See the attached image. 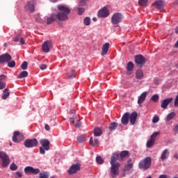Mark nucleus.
Instances as JSON below:
<instances>
[{"mask_svg": "<svg viewBox=\"0 0 178 178\" xmlns=\"http://www.w3.org/2000/svg\"><path fill=\"white\" fill-rule=\"evenodd\" d=\"M119 158V154L113 153L111 158V175L113 178L119 176V163L116 162Z\"/></svg>", "mask_w": 178, "mask_h": 178, "instance_id": "1", "label": "nucleus"}, {"mask_svg": "<svg viewBox=\"0 0 178 178\" xmlns=\"http://www.w3.org/2000/svg\"><path fill=\"white\" fill-rule=\"evenodd\" d=\"M58 9L60 10L57 15H56V17L60 22H65L69 19V13H70V9L65 5L60 4L58 6Z\"/></svg>", "mask_w": 178, "mask_h": 178, "instance_id": "2", "label": "nucleus"}, {"mask_svg": "<svg viewBox=\"0 0 178 178\" xmlns=\"http://www.w3.org/2000/svg\"><path fill=\"white\" fill-rule=\"evenodd\" d=\"M152 164V159H151V156H147L139 161L138 168L144 171H146L148 170L149 168H151Z\"/></svg>", "mask_w": 178, "mask_h": 178, "instance_id": "3", "label": "nucleus"}, {"mask_svg": "<svg viewBox=\"0 0 178 178\" xmlns=\"http://www.w3.org/2000/svg\"><path fill=\"white\" fill-rule=\"evenodd\" d=\"M129 120L131 124H132L134 126V112H132L131 114L129 113H125L121 118V123L122 124H124V126H126L127 124H129Z\"/></svg>", "mask_w": 178, "mask_h": 178, "instance_id": "4", "label": "nucleus"}, {"mask_svg": "<svg viewBox=\"0 0 178 178\" xmlns=\"http://www.w3.org/2000/svg\"><path fill=\"white\" fill-rule=\"evenodd\" d=\"M147 63V59L142 54H138L135 56V64L136 67L139 69H142L145 63Z\"/></svg>", "mask_w": 178, "mask_h": 178, "instance_id": "5", "label": "nucleus"}, {"mask_svg": "<svg viewBox=\"0 0 178 178\" xmlns=\"http://www.w3.org/2000/svg\"><path fill=\"white\" fill-rule=\"evenodd\" d=\"M0 161L2 168H7V166H9L10 163V159L9 158V156L3 152H0Z\"/></svg>", "mask_w": 178, "mask_h": 178, "instance_id": "6", "label": "nucleus"}, {"mask_svg": "<svg viewBox=\"0 0 178 178\" xmlns=\"http://www.w3.org/2000/svg\"><path fill=\"white\" fill-rule=\"evenodd\" d=\"M123 19V16L120 13H115L111 17V23L114 26H118L119 23H121L122 19Z\"/></svg>", "mask_w": 178, "mask_h": 178, "instance_id": "7", "label": "nucleus"}, {"mask_svg": "<svg viewBox=\"0 0 178 178\" xmlns=\"http://www.w3.org/2000/svg\"><path fill=\"white\" fill-rule=\"evenodd\" d=\"M38 144V141H37V139H27L25 140L24 145L26 147V148H33L34 147H37Z\"/></svg>", "mask_w": 178, "mask_h": 178, "instance_id": "8", "label": "nucleus"}, {"mask_svg": "<svg viewBox=\"0 0 178 178\" xmlns=\"http://www.w3.org/2000/svg\"><path fill=\"white\" fill-rule=\"evenodd\" d=\"M81 168V165H80V163H79L72 164L70 168V169L67 170L68 174L70 175H74L77 173L79 170H80Z\"/></svg>", "mask_w": 178, "mask_h": 178, "instance_id": "9", "label": "nucleus"}, {"mask_svg": "<svg viewBox=\"0 0 178 178\" xmlns=\"http://www.w3.org/2000/svg\"><path fill=\"white\" fill-rule=\"evenodd\" d=\"M24 171L26 175H38L40 174V172H41L39 168H33L31 166H26Z\"/></svg>", "mask_w": 178, "mask_h": 178, "instance_id": "10", "label": "nucleus"}, {"mask_svg": "<svg viewBox=\"0 0 178 178\" xmlns=\"http://www.w3.org/2000/svg\"><path fill=\"white\" fill-rule=\"evenodd\" d=\"M23 138H24L23 134H21L19 131H15L13 133V141L14 143H20V141H23Z\"/></svg>", "mask_w": 178, "mask_h": 178, "instance_id": "11", "label": "nucleus"}, {"mask_svg": "<svg viewBox=\"0 0 178 178\" xmlns=\"http://www.w3.org/2000/svg\"><path fill=\"white\" fill-rule=\"evenodd\" d=\"M11 60H12V56H10L8 53L0 56V63H5V62L8 63V62H10Z\"/></svg>", "mask_w": 178, "mask_h": 178, "instance_id": "12", "label": "nucleus"}, {"mask_svg": "<svg viewBox=\"0 0 178 178\" xmlns=\"http://www.w3.org/2000/svg\"><path fill=\"white\" fill-rule=\"evenodd\" d=\"M109 16V10L104 7L98 12V17H108Z\"/></svg>", "mask_w": 178, "mask_h": 178, "instance_id": "13", "label": "nucleus"}, {"mask_svg": "<svg viewBox=\"0 0 178 178\" xmlns=\"http://www.w3.org/2000/svg\"><path fill=\"white\" fill-rule=\"evenodd\" d=\"M51 47L52 43L50 41H46L42 44V49L44 52L47 53Z\"/></svg>", "mask_w": 178, "mask_h": 178, "instance_id": "14", "label": "nucleus"}, {"mask_svg": "<svg viewBox=\"0 0 178 178\" xmlns=\"http://www.w3.org/2000/svg\"><path fill=\"white\" fill-rule=\"evenodd\" d=\"M40 145L42 147H44L45 151H49L50 147H49V140L48 139H42L40 141Z\"/></svg>", "mask_w": 178, "mask_h": 178, "instance_id": "15", "label": "nucleus"}, {"mask_svg": "<svg viewBox=\"0 0 178 178\" xmlns=\"http://www.w3.org/2000/svg\"><path fill=\"white\" fill-rule=\"evenodd\" d=\"M145 99H147V92H143L138 97V104L140 107H141L143 105V103L145 102Z\"/></svg>", "mask_w": 178, "mask_h": 178, "instance_id": "16", "label": "nucleus"}, {"mask_svg": "<svg viewBox=\"0 0 178 178\" xmlns=\"http://www.w3.org/2000/svg\"><path fill=\"white\" fill-rule=\"evenodd\" d=\"M172 101V97L163 99L161 104V108L166 109L168 106L171 103Z\"/></svg>", "mask_w": 178, "mask_h": 178, "instance_id": "17", "label": "nucleus"}, {"mask_svg": "<svg viewBox=\"0 0 178 178\" xmlns=\"http://www.w3.org/2000/svg\"><path fill=\"white\" fill-rule=\"evenodd\" d=\"M109 42L104 43L102 48L101 55L104 56L108 54V51H109Z\"/></svg>", "mask_w": 178, "mask_h": 178, "instance_id": "18", "label": "nucleus"}, {"mask_svg": "<svg viewBox=\"0 0 178 178\" xmlns=\"http://www.w3.org/2000/svg\"><path fill=\"white\" fill-rule=\"evenodd\" d=\"M144 77V73L143 72V70L139 68L136 72V79L138 81L141 80Z\"/></svg>", "mask_w": 178, "mask_h": 178, "instance_id": "19", "label": "nucleus"}, {"mask_svg": "<svg viewBox=\"0 0 178 178\" xmlns=\"http://www.w3.org/2000/svg\"><path fill=\"white\" fill-rule=\"evenodd\" d=\"M163 1L161 0H157L154 3V6H155V8H156V9H159V10H162L163 8Z\"/></svg>", "mask_w": 178, "mask_h": 178, "instance_id": "20", "label": "nucleus"}, {"mask_svg": "<svg viewBox=\"0 0 178 178\" xmlns=\"http://www.w3.org/2000/svg\"><path fill=\"white\" fill-rule=\"evenodd\" d=\"M25 8L26 9V10H29V12H34V3L31 1L28 2L25 6Z\"/></svg>", "mask_w": 178, "mask_h": 178, "instance_id": "21", "label": "nucleus"}, {"mask_svg": "<svg viewBox=\"0 0 178 178\" xmlns=\"http://www.w3.org/2000/svg\"><path fill=\"white\" fill-rule=\"evenodd\" d=\"M133 69H134V64L133 62L129 61L127 65V70L128 74H131V72H133Z\"/></svg>", "mask_w": 178, "mask_h": 178, "instance_id": "22", "label": "nucleus"}, {"mask_svg": "<svg viewBox=\"0 0 178 178\" xmlns=\"http://www.w3.org/2000/svg\"><path fill=\"white\" fill-rule=\"evenodd\" d=\"M170 152L168 151V149H165L162 153H161V159L163 161H165L168 157V155H169Z\"/></svg>", "mask_w": 178, "mask_h": 178, "instance_id": "23", "label": "nucleus"}, {"mask_svg": "<svg viewBox=\"0 0 178 178\" xmlns=\"http://www.w3.org/2000/svg\"><path fill=\"white\" fill-rule=\"evenodd\" d=\"M126 156H129V151L124 150L120 152V157L118 156V159H119V161H122L123 159V158H126Z\"/></svg>", "mask_w": 178, "mask_h": 178, "instance_id": "24", "label": "nucleus"}, {"mask_svg": "<svg viewBox=\"0 0 178 178\" xmlns=\"http://www.w3.org/2000/svg\"><path fill=\"white\" fill-rule=\"evenodd\" d=\"M56 15L52 14L49 18H47V24H51L54 23V22H56Z\"/></svg>", "mask_w": 178, "mask_h": 178, "instance_id": "25", "label": "nucleus"}, {"mask_svg": "<svg viewBox=\"0 0 178 178\" xmlns=\"http://www.w3.org/2000/svg\"><path fill=\"white\" fill-rule=\"evenodd\" d=\"M89 144L92 147H95V145H99V140H98V139L93 140L92 137H91L89 141Z\"/></svg>", "mask_w": 178, "mask_h": 178, "instance_id": "26", "label": "nucleus"}, {"mask_svg": "<svg viewBox=\"0 0 178 178\" xmlns=\"http://www.w3.org/2000/svg\"><path fill=\"white\" fill-rule=\"evenodd\" d=\"M176 116V113L175 112H171L170 113L168 114V115L166 116V122H169L172 120H173Z\"/></svg>", "mask_w": 178, "mask_h": 178, "instance_id": "27", "label": "nucleus"}, {"mask_svg": "<svg viewBox=\"0 0 178 178\" xmlns=\"http://www.w3.org/2000/svg\"><path fill=\"white\" fill-rule=\"evenodd\" d=\"M94 136L95 137H101L102 136V130L97 127L94 129Z\"/></svg>", "mask_w": 178, "mask_h": 178, "instance_id": "28", "label": "nucleus"}, {"mask_svg": "<svg viewBox=\"0 0 178 178\" xmlns=\"http://www.w3.org/2000/svg\"><path fill=\"white\" fill-rule=\"evenodd\" d=\"M138 3L142 8H147L148 6V0H139Z\"/></svg>", "mask_w": 178, "mask_h": 178, "instance_id": "29", "label": "nucleus"}, {"mask_svg": "<svg viewBox=\"0 0 178 178\" xmlns=\"http://www.w3.org/2000/svg\"><path fill=\"white\" fill-rule=\"evenodd\" d=\"M133 163L131 162V160H128L127 164L124 167V170H130L131 168H133Z\"/></svg>", "mask_w": 178, "mask_h": 178, "instance_id": "30", "label": "nucleus"}, {"mask_svg": "<svg viewBox=\"0 0 178 178\" xmlns=\"http://www.w3.org/2000/svg\"><path fill=\"white\" fill-rule=\"evenodd\" d=\"M154 144H155V141L150 138L149 140H147V142L146 143V147L147 148H151V147H154Z\"/></svg>", "mask_w": 178, "mask_h": 178, "instance_id": "31", "label": "nucleus"}, {"mask_svg": "<svg viewBox=\"0 0 178 178\" xmlns=\"http://www.w3.org/2000/svg\"><path fill=\"white\" fill-rule=\"evenodd\" d=\"M39 178H49V172H43L39 174Z\"/></svg>", "mask_w": 178, "mask_h": 178, "instance_id": "32", "label": "nucleus"}, {"mask_svg": "<svg viewBox=\"0 0 178 178\" xmlns=\"http://www.w3.org/2000/svg\"><path fill=\"white\" fill-rule=\"evenodd\" d=\"M9 95H10L9 89H5L3 90V94L2 95V99H6V98H8Z\"/></svg>", "mask_w": 178, "mask_h": 178, "instance_id": "33", "label": "nucleus"}, {"mask_svg": "<svg viewBox=\"0 0 178 178\" xmlns=\"http://www.w3.org/2000/svg\"><path fill=\"white\" fill-rule=\"evenodd\" d=\"M27 76H29V72L27 71H23L19 74L18 79H23L27 77Z\"/></svg>", "mask_w": 178, "mask_h": 178, "instance_id": "34", "label": "nucleus"}, {"mask_svg": "<svg viewBox=\"0 0 178 178\" xmlns=\"http://www.w3.org/2000/svg\"><path fill=\"white\" fill-rule=\"evenodd\" d=\"M76 140L77 142L79 143H84V141H86V136L82 135L81 136H78Z\"/></svg>", "mask_w": 178, "mask_h": 178, "instance_id": "35", "label": "nucleus"}, {"mask_svg": "<svg viewBox=\"0 0 178 178\" xmlns=\"http://www.w3.org/2000/svg\"><path fill=\"white\" fill-rule=\"evenodd\" d=\"M158 136H159V131H156L150 136V139L154 140L155 142V140H156V137H158Z\"/></svg>", "mask_w": 178, "mask_h": 178, "instance_id": "36", "label": "nucleus"}, {"mask_svg": "<svg viewBox=\"0 0 178 178\" xmlns=\"http://www.w3.org/2000/svg\"><path fill=\"white\" fill-rule=\"evenodd\" d=\"M158 136H159V131H156L150 136V139L154 140L155 142V140H156V137H158Z\"/></svg>", "mask_w": 178, "mask_h": 178, "instance_id": "37", "label": "nucleus"}, {"mask_svg": "<svg viewBox=\"0 0 178 178\" xmlns=\"http://www.w3.org/2000/svg\"><path fill=\"white\" fill-rule=\"evenodd\" d=\"M90 23H91V19H90V17H86L83 19V24H85V26H90Z\"/></svg>", "mask_w": 178, "mask_h": 178, "instance_id": "38", "label": "nucleus"}, {"mask_svg": "<svg viewBox=\"0 0 178 178\" xmlns=\"http://www.w3.org/2000/svg\"><path fill=\"white\" fill-rule=\"evenodd\" d=\"M151 100L153 102H158V101L159 100V95H154L152 98H151Z\"/></svg>", "mask_w": 178, "mask_h": 178, "instance_id": "39", "label": "nucleus"}, {"mask_svg": "<svg viewBox=\"0 0 178 178\" xmlns=\"http://www.w3.org/2000/svg\"><path fill=\"white\" fill-rule=\"evenodd\" d=\"M96 161L99 165H102V163H104V159H102V158L100 156H97L96 157Z\"/></svg>", "mask_w": 178, "mask_h": 178, "instance_id": "40", "label": "nucleus"}, {"mask_svg": "<svg viewBox=\"0 0 178 178\" xmlns=\"http://www.w3.org/2000/svg\"><path fill=\"white\" fill-rule=\"evenodd\" d=\"M116 127H118V123L112 122L109 127L110 130H115Z\"/></svg>", "mask_w": 178, "mask_h": 178, "instance_id": "41", "label": "nucleus"}, {"mask_svg": "<svg viewBox=\"0 0 178 178\" xmlns=\"http://www.w3.org/2000/svg\"><path fill=\"white\" fill-rule=\"evenodd\" d=\"M27 66H29V63L26 61H24L21 65V69L22 70H26L27 69Z\"/></svg>", "mask_w": 178, "mask_h": 178, "instance_id": "42", "label": "nucleus"}, {"mask_svg": "<svg viewBox=\"0 0 178 178\" xmlns=\"http://www.w3.org/2000/svg\"><path fill=\"white\" fill-rule=\"evenodd\" d=\"M7 63L8 67H15V66H16V62H15V60L8 61Z\"/></svg>", "mask_w": 178, "mask_h": 178, "instance_id": "43", "label": "nucleus"}, {"mask_svg": "<svg viewBox=\"0 0 178 178\" xmlns=\"http://www.w3.org/2000/svg\"><path fill=\"white\" fill-rule=\"evenodd\" d=\"M10 170H17V165L15 163H13L10 165Z\"/></svg>", "mask_w": 178, "mask_h": 178, "instance_id": "44", "label": "nucleus"}, {"mask_svg": "<svg viewBox=\"0 0 178 178\" xmlns=\"http://www.w3.org/2000/svg\"><path fill=\"white\" fill-rule=\"evenodd\" d=\"M159 122V117L158 115H154L152 119V123L156 124Z\"/></svg>", "mask_w": 178, "mask_h": 178, "instance_id": "45", "label": "nucleus"}, {"mask_svg": "<svg viewBox=\"0 0 178 178\" xmlns=\"http://www.w3.org/2000/svg\"><path fill=\"white\" fill-rule=\"evenodd\" d=\"M6 87V83L5 82H2V81H0V90H3Z\"/></svg>", "mask_w": 178, "mask_h": 178, "instance_id": "46", "label": "nucleus"}, {"mask_svg": "<svg viewBox=\"0 0 178 178\" xmlns=\"http://www.w3.org/2000/svg\"><path fill=\"white\" fill-rule=\"evenodd\" d=\"M88 1V0H80L79 1V6H86V2Z\"/></svg>", "mask_w": 178, "mask_h": 178, "instance_id": "47", "label": "nucleus"}, {"mask_svg": "<svg viewBox=\"0 0 178 178\" xmlns=\"http://www.w3.org/2000/svg\"><path fill=\"white\" fill-rule=\"evenodd\" d=\"M79 15H83L84 13V8H78Z\"/></svg>", "mask_w": 178, "mask_h": 178, "instance_id": "48", "label": "nucleus"}, {"mask_svg": "<svg viewBox=\"0 0 178 178\" xmlns=\"http://www.w3.org/2000/svg\"><path fill=\"white\" fill-rule=\"evenodd\" d=\"M40 69H41V70H45V69H47V65L45 64L40 65Z\"/></svg>", "mask_w": 178, "mask_h": 178, "instance_id": "49", "label": "nucleus"}, {"mask_svg": "<svg viewBox=\"0 0 178 178\" xmlns=\"http://www.w3.org/2000/svg\"><path fill=\"white\" fill-rule=\"evenodd\" d=\"M40 154L42 155H44L45 154V149H43L42 147H40Z\"/></svg>", "mask_w": 178, "mask_h": 178, "instance_id": "50", "label": "nucleus"}, {"mask_svg": "<svg viewBox=\"0 0 178 178\" xmlns=\"http://www.w3.org/2000/svg\"><path fill=\"white\" fill-rule=\"evenodd\" d=\"M15 175L17 177H23V174L21 172H16Z\"/></svg>", "mask_w": 178, "mask_h": 178, "instance_id": "51", "label": "nucleus"}, {"mask_svg": "<svg viewBox=\"0 0 178 178\" xmlns=\"http://www.w3.org/2000/svg\"><path fill=\"white\" fill-rule=\"evenodd\" d=\"M75 127H76L77 129L81 127V122H80L79 121H78V122L75 124Z\"/></svg>", "mask_w": 178, "mask_h": 178, "instance_id": "52", "label": "nucleus"}, {"mask_svg": "<svg viewBox=\"0 0 178 178\" xmlns=\"http://www.w3.org/2000/svg\"><path fill=\"white\" fill-rule=\"evenodd\" d=\"M19 42L21 45H24L26 44V42H24V39L23 38H19Z\"/></svg>", "mask_w": 178, "mask_h": 178, "instance_id": "53", "label": "nucleus"}, {"mask_svg": "<svg viewBox=\"0 0 178 178\" xmlns=\"http://www.w3.org/2000/svg\"><path fill=\"white\" fill-rule=\"evenodd\" d=\"M175 106H178V95H177L175 100Z\"/></svg>", "mask_w": 178, "mask_h": 178, "instance_id": "54", "label": "nucleus"}, {"mask_svg": "<svg viewBox=\"0 0 178 178\" xmlns=\"http://www.w3.org/2000/svg\"><path fill=\"white\" fill-rule=\"evenodd\" d=\"M6 79V76L1 74L0 75V81H2V80H5Z\"/></svg>", "mask_w": 178, "mask_h": 178, "instance_id": "55", "label": "nucleus"}, {"mask_svg": "<svg viewBox=\"0 0 178 178\" xmlns=\"http://www.w3.org/2000/svg\"><path fill=\"white\" fill-rule=\"evenodd\" d=\"M74 120H76V118H70V123H74Z\"/></svg>", "mask_w": 178, "mask_h": 178, "instance_id": "56", "label": "nucleus"}, {"mask_svg": "<svg viewBox=\"0 0 178 178\" xmlns=\"http://www.w3.org/2000/svg\"><path fill=\"white\" fill-rule=\"evenodd\" d=\"M44 129H45V130H47V131H49V130H50L49 125L45 124V125H44Z\"/></svg>", "mask_w": 178, "mask_h": 178, "instance_id": "57", "label": "nucleus"}, {"mask_svg": "<svg viewBox=\"0 0 178 178\" xmlns=\"http://www.w3.org/2000/svg\"><path fill=\"white\" fill-rule=\"evenodd\" d=\"M14 41H15V42H19L20 38H19V37L15 38Z\"/></svg>", "mask_w": 178, "mask_h": 178, "instance_id": "58", "label": "nucleus"}, {"mask_svg": "<svg viewBox=\"0 0 178 178\" xmlns=\"http://www.w3.org/2000/svg\"><path fill=\"white\" fill-rule=\"evenodd\" d=\"M137 117H138V114L137 113V112H134V122H136V120H137Z\"/></svg>", "mask_w": 178, "mask_h": 178, "instance_id": "59", "label": "nucleus"}, {"mask_svg": "<svg viewBox=\"0 0 178 178\" xmlns=\"http://www.w3.org/2000/svg\"><path fill=\"white\" fill-rule=\"evenodd\" d=\"M159 178H168L166 175H161Z\"/></svg>", "mask_w": 178, "mask_h": 178, "instance_id": "60", "label": "nucleus"}, {"mask_svg": "<svg viewBox=\"0 0 178 178\" xmlns=\"http://www.w3.org/2000/svg\"><path fill=\"white\" fill-rule=\"evenodd\" d=\"M70 113L74 114V113H76V111L74 110V109H71L70 110Z\"/></svg>", "mask_w": 178, "mask_h": 178, "instance_id": "61", "label": "nucleus"}, {"mask_svg": "<svg viewBox=\"0 0 178 178\" xmlns=\"http://www.w3.org/2000/svg\"><path fill=\"white\" fill-rule=\"evenodd\" d=\"M175 131H178V124L175 127Z\"/></svg>", "mask_w": 178, "mask_h": 178, "instance_id": "62", "label": "nucleus"}, {"mask_svg": "<svg viewBox=\"0 0 178 178\" xmlns=\"http://www.w3.org/2000/svg\"><path fill=\"white\" fill-rule=\"evenodd\" d=\"M175 48H178V40H177V42L175 43Z\"/></svg>", "mask_w": 178, "mask_h": 178, "instance_id": "63", "label": "nucleus"}, {"mask_svg": "<svg viewBox=\"0 0 178 178\" xmlns=\"http://www.w3.org/2000/svg\"><path fill=\"white\" fill-rule=\"evenodd\" d=\"M175 33H176L177 34H178V26H177V27L175 28Z\"/></svg>", "mask_w": 178, "mask_h": 178, "instance_id": "64", "label": "nucleus"}]
</instances>
